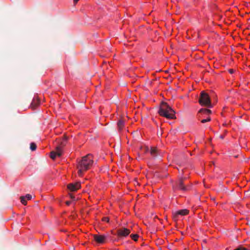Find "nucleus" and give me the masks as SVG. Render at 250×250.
Masks as SVG:
<instances>
[{"instance_id": "obj_23", "label": "nucleus", "mask_w": 250, "mask_h": 250, "mask_svg": "<svg viewBox=\"0 0 250 250\" xmlns=\"http://www.w3.org/2000/svg\"><path fill=\"white\" fill-rule=\"evenodd\" d=\"M207 122H209L211 120V119L210 117H208L207 119H206Z\"/></svg>"}, {"instance_id": "obj_22", "label": "nucleus", "mask_w": 250, "mask_h": 250, "mask_svg": "<svg viewBox=\"0 0 250 250\" xmlns=\"http://www.w3.org/2000/svg\"><path fill=\"white\" fill-rule=\"evenodd\" d=\"M201 123H205L207 122L206 121V119H203V120H201Z\"/></svg>"}, {"instance_id": "obj_3", "label": "nucleus", "mask_w": 250, "mask_h": 250, "mask_svg": "<svg viewBox=\"0 0 250 250\" xmlns=\"http://www.w3.org/2000/svg\"><path fill=\"white\" fill-rule=\"evenodd\" d=\"M199 103L201 105L206 106L209 108L212 107L209 95L204 91H202L200 93Z\"/></svg>"}, {"instance_id": "obj_5", "label": "nucleus", "mask_w": 250, "mask_h": 250, "mask_svg": "<svg viewBox=\"0 0 250 250\" xmlns=\"http://www.w3.org/2000/svg\"><path fill=\"white\" fill-rule=\"evenodd\" d=\"M187 180V178L181 175L176 182V187H173V189H177L183 191L188 190V185L185 184V181Z\"/></svg>"}, {"instance_id": "obj_12", "label": "nucleus", "mask_w": 250, "mask_h": 250, "mask_svg": "<svg viewBox=\"0 0 250 250\" xmlns=\"http://www.w3.org/2000/svg\"><path fill=\"white\" fill-rule=\"evenodd\" d=\"M124 124H125V123H124V121L120 120L118 121V122L117 123V125H118L119 129L120 130H121L122 129V128L124 127Z\"/></svg>"}, {"instance_id": "obj_24", "label": "nucleus", "mask_w": 250, "mask_h": 250, "mask_svg": "<svg viewBox=\"0 0 250 250\" xmlns=\"http://www.w3.org/2000/svg\"><path fill=\"white\" fill-rule=\"evenodd\" d=\"M199 113H203V114H207V112H199Z\"/></svg>"}, {"instance_id": "obj_11", "label": "nucleus", "mask_w": 250, "mask_h": 250, "mask_svg": "<svg viewBox=\"0 0 250 250\" xmlns=\"http://www.w3.org/2000/svg\"><path fill=\"white\" fill-rule=\"evenodd\" d=\"M150 153L153 157H156L157 155V149L155 147H151L150 150Z\"/></svg>"}, {"instance_id": "obj_20", "label": "nucleus", "mask_w": 250, "mask_h": 250, "mask_svg": "<svg viewBox=\"0 0 250 250\" xmlns=\"http://www.w3.org/2000/svg\"><path fill=\"white\" fill-rule=\"evenodd\" d=\"M229 72L230 73V74H232L233 72H234V70L233 69H229Z\"/></svg>"}, {"instance_id": "obj_17", "label": "nucleus", "mask_w": 250, "mask_h": 250, "mask_svg": "<svg viewBox=\"0 0 250 250\" xmlns=\"http://www.w3.org/2000/svg\"><path fill=\"white\" fill-rule=\"evenodd\" d=\"M234 250H248V249L243 247L240 246L234 249Z\"/></svg>"}, {"instance_id": "obj_1", "label": "nucleus", "mask_w": 250, "mask_h": 250, "mask_svg": "<svg viewBox=\"0 0 250 250\" xmlns=\"http://www.w3.org/2000/svg\"><path fill=\"white\" fill-rule=\"evenodd\" d=\"M93 156L89 154L82 158L78 165V174L79 176H82L83 171L88 169L93 163Z\"/></svg>"}, {"instance_id": "obj_7", "label": "nucleus", "mask_w": 250, "mask_h": 250, "mask_svg": "<svg viewBox=\"0 0 250 250\" xmlns=\"http://www.w3.org/2000/svg\"><path fill=\"white\" fill-rule=\"evenodd\" d=\"M94 240L98 243L103 244L105 242L106 236L102 235L95 234L93 235Z\"/></svg>"}, {"instance_id": "obj_25", "label": "nucleus", "mask_w": 250, "mask_h": 250, "mask_svg": "<svg viewBox=\"0 0 250 250\" xmlns=\"http://www.w3.org/2000/svg\"><path fill=\"white\" fill-rule=\"evenodd\" d=\"M79 0H73L74 3H76Z\"/></svg>"}, {"instance_id": "obj_16", "label": "nucleus", "mask_w": 250, "mask_h": 250, "mask_svg": "<svg viewBox=\"0 0 250 250\" xmlns=\"http://www.w3.org/2000/svg\"><path fill=\"white\" fill-rule=\"evenodd\" d=\"M130 237L132 239H133L134 241H137V238L138 237V235L137 234H131Z\"/></svg>"}, {"instance_id": "obj_19", "label": "nucleus", "mask_w": 250, "mask_h": 250, "mask_svg": "<svg viewBox=\"0 0 250 250\" xmlns=\"http://www.w3.org/2000/svg\"><path fill=\"white\" fill-rule=\"evenodd\" d=\"M103 221L108 222L109 221V219L108 217H105L103 218Z\"/></svg>"}, {"instance_id": "obj_10", "label": "nucleus", "mask_w": 250, "mask_h": 250, "mask_svg": "<svg viewBox=\"0 0 250 250\" xmlns=\"http://www.w3.org/2000/svg\"><path fill=\"white\" fill-rule=\"evenodd\" d=\"M40 100L37 98H35L33 99L31 104V106L32 108H35L40 104Z\"/></svg>"}, {"instance_id": "obj_13", "label": "nucleus", "mask_w": 250, "mask_h": 250, "mask_svg": "<svg viewBox=\"0 0 250 250\" xmlns=\"http://www.w3.org/2000/svg\"><path fill=\"white\" fill-rule=\"evenodd\" d=\"M37 146L35 143H31L30 144V148L32 151H34L36 149Z\"/></svg>"}, {"instance_id": "obj_18", "label": "nucleus", "mask_w": 250, "mask_h": 250, "mask_svg": "<svg viewBox=\"0 0 250 250\" xmlns=\"http://www.w3.org/2000/svg\"><path fill=\"white\" fill-rule=\"evenodd\" d=\"M25 198H26L27 200H30L31 198H32V196L29 194H27L25 196Z\"/></svg>"}, {"instance_id": "obj_4", "label": "nucleus", "mask_w": 250, "mask_h": 250, "mask_svg": "<svg viewBox=\"0 0 250 250\" xmlns=\"http://www.w3.org/2000/svg\"><path fill=\"white\" fill-rule=\"evenodd\" d=\"M67 140V137L66 136H64L63 140L60 143V145L57 146L56 148V151H53L50 153V157L54 160L56 156L60 157L62 155V148L65 146L66 145V142Z\"/></svg>"}, {"instance_id": "obj_8", "label": "nucleus", "mask_w": 250, "mask_h": 250, "mask_svg": "<svg viewBox=\"0 0 250 250\" xmlns=\"http://www.w3.org/2000/svg\"><path fill=\"white\" fill-rule=\"evenodd\" d=\"M67 188L71 191H75L81 188V184L80 183H71L68 185Z\"/></svg>"}, {"instance_id": "obj_26", "label": "nucleus", "mask_w": 250, "mask_h": 250, "mask_svg": "<svg viewBox=\"0 0 250 250\" xmlns=\"http://www.w3.org/2000/svg\"><path fill=\"white\" fill-rule=\"evenodd\" d=\"M220 138L221 139H224V136L223 135H220Z\"/></svg>"}, {"instance_id": "obj_28", "label": "nucleus", "mask_w": 250, "mask_h": 250, "mask_svg": "<svg viewBox=\"0 0 250 250\" xmlns=\"http://www.w3.org/2000/svg\"><path fill=\"white\" fill-rule=\"evenodd\" d=\"M71 198H73V196L72 195H71Z\"/></svg>"}, {"instance_id": "obj_6", "label": "nucleus", "mask_w": 250, "mask_h": 250, "mask_svg": "<svg viewBox=\"0 0 250 250\" xmlns=\"http://www.w3.org/2000/svg\"><path fill=\"white\" fill-rule=\"evenodd\" d=\"M130 233V230L125 228L118 229L117 231V235L120 238L125 237L127 236Z\"/></svg>"}, {"instance_id": "obj_21", "label": "nucleus", "mask_w": 250, "mask_h": 250, "mask_svg": "<svg viewBox=\"0 0 250 250\" xmlns=\"http://www.w3.org/2000/svg\"><path fill=\"white\" fill-rule=\"evenodd\" d=\"M66 204L67 205V206H69L70 205V204H71V201H66L65 202Z\"/></svg>"}, {"instance_id": "obj_27", "label": "nucleus", "mask_w": 250, "mask_h": 250, "mask_svg": "<svg viewBox=\"0 0 250 250\" xmlns=\"http://www.w3.org/2000/svg\"><path fill=\"white\" fill-rule=\"evenodd\" d=\"M149 149H148V147H146V152H147L148 151Z\"/></svg>"}, {"instance_id": "obj_14", "label": "nucleus", "mask_w": 250, "mask_h": 250, "mask_svg": "<svg viewBox=\"0 0 250 250\" xmlns=\"http://www.w3.org/2000/svg\"><path fill=\"white\" fill-rule=\"evenodd\" d=\"M199 112H207V114L211 113V111L210 109L202 108L199 110Z\"/></svg>"}, {"instance_id": "obj_2", "label": "nucleus", "mask_w": 250, "mask_h": 250, "mask_svg": "<svg viewBox=\"0 0 250 250\" xmlns=\"http://www.w3.org/2000/svg\"><path fill=\"white\" fill-rule=\"evenodd\" d=\"M158 113L161 116L168 119L176 118L175 111L167 103L163 102L161 104Z\"/></svg>"}, {"instance_id": "obj_9", "label": "nucleus", "mask_w": 250, "mask_h": 250, "mask_svg": "<svg viewBox=\"0 0 250 250\" xmlns=\"http://www.w3.org/2000/svg\"><path fill=\"white\" fill-rule=\"evenodd\" d=\"M188 210H187L186 209H182V210H180L177 211L175 212H174V217L175 218H176L179 215H186L188 214Z\"/></svg>"}, {"instance_id": "obj_15", "label": "nucleus", "mask_w": 250, "mask_h": 250, "mask_svg": "<svg viewBox=\"0 0 250 250\" xmlns=\"http://www.w3.org/2000/svg\"><path fill=\"white\" fill-rule=\"evenodd\" d=\"M20 199H21V203L22 204H23L24 205H26V201L25 200V197L24 196H21L20 197Z\"/></svg>"}]
</instances>
